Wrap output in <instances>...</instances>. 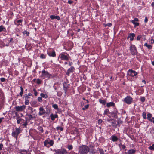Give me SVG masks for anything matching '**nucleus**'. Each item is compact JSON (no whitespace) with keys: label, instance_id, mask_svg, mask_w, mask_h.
Returning <instances> with one entry per match:
<instances>
[{"label":"nucleus","instance_id":"f257e3e1","mask_svg":"<svg viewBox=\"0 0 154 154\" xmlns=\"http://www.w3.org/2000/svg\"><path fill=\"white\" fill-rule=\"evenodd\" d=\"M89 151L88 147L85 145H82L80 147L79 153L80 154H87Z\"/></svg>","mask_w":154,"mask_h":154},{"label":"nucleus","instance_id":"f03ea898","mask_svg":"<svg viewBox=\"0 0 154 154\" xmlns=\"http://www.w3.org/2000/svg\"><path fill=\"white\" fill-rule=\"evenodd\" d=\"M20 131L21 130L20 128H16L15 130L12 132V135L14 137L17 139L18 136Z\"/></svg>","mask_w":154,"mask_h":154},{"label":"nucleus","instance_id":"7ed1b4c3","mask_svg":"<svg viewBox=\"0 0 154 154\" xmlns=\"http://www.w3.org/2000/svg\"><path fill=\"white\" fill-rule=\"evenodd\" d=\"M130 50L132 55H135L137 54V52L136 50V48L134 45H131L130 46Z\"/></svg>","mask_w":154,"mask_h":154},{"label":"nucleus","instance_id":"20e7f679","mask_svg":"<svg viewBox=\"0 0 154 154\" xmlns=\"http://www.w3.org/2000/svg\"><path fill=\"white\" fill-rule=\"evenodd\" d=\"M51 75L49 74L48 72L45 70L42 71L41 76L43 77L44 78H47V79H49L50 78Z\"/></svg>","mask_w":154,"mask_h":154},{"label":"nucleus","instance_id":"39448f33","mask_svg":"<svg viewBox=\"0 0 154 154\" xmlns=\"http://www.w3.org/2000/svg\"><path fill=\"white\" fill-rule=\"evenodd\" d=\"M133 99L131 97L129 96H128L124 100V101L128 104H130L131 103Z\"/></svg>","mask_w":154,"mask_h":154},{"label":"nucleus","instance_id":"423d86ee","mask_svg":"<svg viewBox=\"0 0 154 154\" xmlns=\"http://www.w3.org/2000/svg\"><path fill=\"white\" fill-rule=\"evenodd\" d=\"M39 115L41 116L45 114H48L50 112H49L47 110L45 111L42 107H41L39 109Z\"/></svg>","mask_w":154,"mask_h":154},{"label":"nucleus","instance_id":"0eeeda50","mask_svg":"<svg viewBox=\"0 0 154 154\" xmlns=\"http://www.w3.org/2000/svg\"><path fill=\"white\" fill-rule=\"evenodd\" d=\"M56 154H68L66 150L64 149H57L55 151Z\"/></svg>","mask_w":154,"mask_h":154},{"label":"nucleus","instance_id":"6e6552de","mask_svg":"<svg viewBox=\"0 0 154 154\" xmlns=\"http://www.w3.org/2000/svg\"><path fill=\"white\" fill-rule=\"evenodd\" d=\"M128 74L131 77H134L137 75V73L135 71L131 69H129L128 71Z\"/></svg>","mask_w":154,"mask_h":154},{"label":"nucleus","instance_id":"1a4fd4ad","mask_svg":"<svg viewBox=\"0 0 154 154\" xmlns=\"http://www.w3.org/2000/svg\"><path fill=\"white\" fill-rule=\"evenodd\" d=\"M25 108L26 106L25 105H23L20 106H16L15 108V109L16 111L18 112L22 111L25 109Z\"/></svg>","mask_w":154,"mask_h":154},{"label":"nucleus","instance_id":"9d476101","mask_svg":"<svg viewBox=\"0 0 154 154\" xmlns=\"http://www.w3.org/2000/svg\"><path fill=\"white\" fill-rule=\"evenodd\" d=\"M75 69L74 67L72 66L70 68H69L67 70V72H66V74L68 76H69V74L73 72Z\"/></svg>","mask_w":154,"mask_h":154},{"label":"nucleus","instance_id":"9b49d317","mask_svg":"<svg viewBox=\"0 0 154 154\" xmlns=\"http://www.w3.org/2000/svg\"><path fill=\"white\" fill-rule=\"evenodd\" d=\"M60 56L62 60H68V57L63 54H60Z\"/></svg>","mask_w":154,"mask_h":154},{"label":"nucleus","instance_id":"f8f14e48","mask_svg":"<svg viewBox=\"0 0 154 154\" xmlns=\"http://www.w3.org/2000/svg\"><path fill=\"white\" fill-rule=\"evenodd\" d=\"M138 21V19L137 18H134V20H132L131 21L132 23L134 24L135 26H138L139 25V23H138L136 22H135Z\"/></svg>","mask_w":154,"mask_h":154},{"label":"nucleus","instance_id":"ddd939ff","mask_svg":"<svg viewBox=\"0 0 154 154\" xmlns=\"http://www.w3.org/2000/svg\"><path fill=\"white\" fill-rule=\"evenodd\" d=\"M135 35L134 33H130L128 35V38H130V40L131 41H132L134 39V37Z\"/></svg>","mask_w":154,"mask_h":154},{"label":"nucleus","instance_id":"4468645a","mask_svg":"<svg viewBox=\"0 0 154 154\" xmlns=\"http://www.w3.org/2000/svg\"><path fill=\"white\" fill-rule=\"evenodd\" d=\"M50 18L51 20H53L54 19H57L58 20H60V18L58 16H55L54 15H51L50 16Z\"/></svg>","mask_w":154,"mask_h":154},{"label":"nucleus","instance_id":"2eb2a0df","mask_svg":"<svg viewBox=\"0 0 154 154\" xmlns=\"http://www.w3.org/2000/svg\"><path fill=\"white\" fill-rule=\"evenodd\" d=\"M51 119L52 120H54L55 118L58 117V115L57 114L54 115L53 113H51L50 116Z\"/></svg>","mask_w":154,"mask_h":154},{"label":"nucleus","instance_id":"dca6fc26","mask_svg":"<svg viewBox=\"0 0 154 154\" xmlns=\"http://www.w3.org/2000/svg\"><path fill=\"white\" fill-rule=\"evenodd\" d=\"M115 105V103L113 102H110V103H107L106 104V106L108 107H109L111 106H114Z\"/></svg>","mask_w":154,"mask_h":154},{"label":"nucleus","instance_id":"f3484780","mask_svg":"<svg viewBox=\"0 0 154 154\" xmlns=\"http://www.w3.org/2000/svg\"><path fill=\"white\" fill-rule=\"evenodd\" d=\"M47 54L50 56L54 57L56 56L55 53L54 51H53L52 53L48 52Z\"/></svg>","mask_w":154,"mask_h":154},{"label":"nucleus","instance_id":"a211bd4d","mask_svg":"<svg viewBox=\"0 0 154 154\" xmlns=\"http://www.w3.org/2000/svg\"><path fill=\"white\" fill-rule=\"evenodd\" d=\"M112 140L113 142L117 141L118 140V138L115 136H111Z\"/></svg>","mask_w":154,"mask_h":154},{"label":"nucleus","instance_id":"6ab92c4d","mask_svg":"<svg viewBox=\"0 0 154 154\" xmlns=\"http://www.w3.org/2000/svg\"><path fill=\"white\" fill-rule=\"evenodd\" d=\"M28 151L26 150H20L19 153L20 154H27Z\"/></svg>","mask_w":154,"mask_h":154},{"label":"nucleus","instance_id":"aec40b11","mask_svg":"<svg viewBox=\"0 0 154 154\" xmlns=\"http://www.w3.org/2000/svg\"><path fill=\"white\" fill-rule=\"evenodd\" d=\"M135 150L134 149L129 150L128 151V154H133L135 153Z\"/></svg>","mask_w":154,"mask_h":154},{"label":"nucleus","instance_id":"412c9836","mask_svg":"<svg viewBox=\"0 0 154 154\" xmlns=\"http://www.w3.org/2000/svg\"><path fill=\"white\" fill-rule=\"evenodd\" d=\"M152 117V115L150 113H149L147 114V119L151 122L152 121V119H151V118Z\"/></svg>","mask_w":154,"mask_h":154},{"label":"nucleus","instance_id":"4be33fe9","mask_svg":"<svg viewBox=\"0 0 154 154\" xmlns=\"http://www.w3.org/2000/svg\"><path fill=\"white\" fill-rule=\"evenodd\" d=\"M99 102L103 105H105L106 103V101L105 100L99 99Z\"/></svg>","mask_w":154,"mask_h":154},{"label":"nucleus","instance_id":"5701e85b","mask_svg":"<svg viewBox=\"0 0 154 154\" xmlns=\"http://www.w3.org/2000/svg\"><path fill=\"white\" fill-rule=\"evenodd\" d=\"M5 28L3 26L1 25L0 26V32L2 31L5 30Z\"/></svg>","mask_w":154,"mask_h":154},{"label":"nucleus","instance_id":"b1692460","mask_svg":"<svg viewBox=\"0 0 154 154\" xmlns=\"http://www.w3.org/2000/svg\"><path fill=\"white\" fill-rule=\"evenodd\" d=\"M144 46L147 47V48L149 49H151L152 48V46L150 45H148L147 44V43H146L144 44Z\"/></svg>","mask_w":154,"mask_h":154},{"label":"nucleus","instance_id":"393cba45","mask_svg":"<svg viewBox=\"0 0 154 154\" xmlns=\"http://www.w3.org/2000/svg\"><path fill=\"white\" fill-rule=\"evenodd\" d=\"M40 95L42 97H43L45 98H46L48 97L47 95L46 94H44L43 93H41Z\"/></svg>","mask_w":154,"mask_h":154},{"label":"nucleus","instance_id":"a878e982","mask_svg":"<svg viewBox=\"0 0 154 154\" xmlns=\"http://www.w3.org/2000/svg\"><path fill=\"white\" fill-rule=\"evenodd\" d=\"M52 107L54 108L55 109L58 110L59 109L58 106L56 104H53L52 105Z\"/></svg>","mask_w":154,"mask_h":154},{"label":"nucleus","instance_id":"bb28decb","mask_svg":"<svg viewBox=\"0 0 154 154\" xmlns=\"http://www.w3.org/2000/svg\"><path fill=\"white\" fill-rule=\"evenodd\" d=\"M109 111L108 109H106L104 110V115H107L109 113Z\"/></svg>","mask_w":154,"mask_h":154},{"label":"nucleus","instance_id":"cd10ccee","mask_svg":"<svg viewBox=\"0 0 154 154\" xmlns=\"http://www.w3.org/2000/svg\"><path fill=\"white\" fill-rule=\"evenodd\" d=\"M142 116L144 119H146L147 118L146 113L145 112H143L142 114Z\"/></svg>","mask_w":154,"mask_h":154},{"label":"nucleus","instance_id":"c85d7f7f","mask_svg":"<svg viewBox=\"0 0 154 154\" xmlns=\"http://www.w3.org/2000/svg\"><path fill=\"white\" fill-rule=\"evenodd\" d=\"M63 87H64V90L65 91V93L66 94V91H67V89L68 88V86H66L64 84L63 85Z\"/></svg>","mask_w":154,"mask_h":154},{"label":"nucleus","instance_id":"c756f323","mask_svg":"<svg viewBox=\"0 0 154 154\" xmlns=\"http://www.w3.org/2000/svg\"><path fill=\"white\" fill-rule=\"evenodd\" d=\"M40 57L42 59H45L46 58V55H44L43 54H42L40 55Z\"/></svg>","mask_w":154,"mask_h":154},{"label":"nucleus","instance_id":"7c9ffc66","mask_svg":"<svg viewBox=\"0 0 154 154\" xmlns=\"http://www.w3.org/2000/svg\"><path fill=\"white\" fill-rule=\"evenodd\" d=\"M89 105L88 104H87V105H85V106H84V107H83L82 108V109L83 110H85V109H87L88 107H89Z\"/></svg>","mask_w":154,"mask_h":154},{"label":"nucleus","instance_id":"2f4dec72","mask_svg":"<svg viewBox=\"0 0 154 154\" xmlns=\"http://www.w3.org/2000/svg\"><path fill=\"white\" fill-rule=\"evenodd\" d=\"M99 151L100 154H104V152L103 150L102 149H99Z\"/></svg>","mask_w":154,"mask_h":154},{"label":"nucleus","instance_id":"473e14b6","mask_svg":"<svg viewBox=\"0 0 154 154\" xmlns=\"http://www.w3.org/2000/svg\"><path fill=\"white\" fill-rule=\"evenodd\" d=\"M57 130H60L61 131H62L63 130V128L60 127H57L56 128Z\"/></svg>","mask_w":154,"mask_h":154},{"label":"nucleus","instance_id":"72a5a7b5","mask_svg":"<svg viewBox=\"0 0 154 154\" xmlns=\"http://www.w3.org/2000/svg\"><path fill=\"white\" fill-rule=\"evenodd\" d=\"M23 34L25 35V34H26L27 36H28V35L29 34V32H27L26 31H24L23 32Z\"/></svg>","mask_w":154,"mask_h":154},{"label":"nucleus","instance_id":"f704fd0d","mask_svg":"<svg viewBox=\"0 0 154 154\" xmlns=\"http://www.w3.org/2000/svg\"><path fill=\"white\" fill-rule=\"evenodd\" d=\"M33 91L34 92V94L35 96H37V95L38 93L37 92L36 89L35 88H33Z\"/></svg>","mask_w":154,"mask_h":154},{"label":"nucleus","instance_id":"c9c22d12","mask_svg":"<svg viewBox=\"0 0 154 154\" xmlns=\"http://www.w3.org/2000/svg\"><path fill=\"white\" fill-rule=\"evenodd\" d=\"M48 143L50 144V145L52 146L54 144V142L53 140H51L49 142H48Z\"/></svg>","mask_w":154,"mask_h":154},{"label":"nucleus","instance_id":"e433bc0d","mask_svg":"<svg viewBox=\"0 0 154 154\" xmlns=\"http://www.w3.org/2000/svg\"><path fill=\"white\" fill-rule=\"evenodd\" d=\"M29 103V101L28 99H26L25 102V105H28Z\"/></svg>","mask_w":154,"mask_h":154},{"label":"nucleus","instance_id":"4c0bfd02","mask_svg":"<svg viewBox=\"0 0 154 154\" xmlns=\"http://www.w3.org/2000/svg\"><path fill=\"white\" fill-rule=\"evenodd\" d=\"M149 149L150 150H154V144L149 146Z\"/></svg>","mask_w":154,"mask_h":154},{"label":"nucleus","instance_id":"58836bf2","mask_svg":"<svg viewBox=\"0 0 154 154\" xmlns=\"http://www.w3.org/2000/svg\"><path fill=\"white\" fill-rule=\"evenodd\" d=\"M68 148L69 150H71L72 149L73 146L72 145H69L68 146Z\"/></svg>","mask_w":154,"mask_h":154},{"label":"nucleus","instance_id":"ea45409f","mask_svg":"<svg viewBox=\"0 0 154 154\" xmlns=\"http://www.w3.org/2000/svg\"><path fill=\"white\" fill-rule=\"evenodd\" d=\"M142 37V36L141 35H140L137 38V40H139Z\"/></svg>","mask_w":154,"mask_h":154},{"label":"nucleus","instance_id":"a19ab883","mask_svg":"<svg viewBox=\"0 0 154 154\" xmlns=\"http://www.w3.org/2000/svg\"><path fill=\"white\" fill-rule=\"evenodd\" d=\"M37 83L38 84H40L41 83V81L39 79H37Z\"/></svg>","mask_w":154,"mask_h":154},{"label":"nucleus","instance_id":"79ce46f5","mask_svg":"<svg viewBox=\"0 0 154 154\" xmlns=\"http://www.w3.org/2000/svg\"><path fill=\"white\" fill-rule=\"evenodd\" d=\"M108 26L110 27L112 26V24L110 23H108L107 24L105 25V26Z\"/></svg>","mask_w":154,"mask_h":154},{"label":"nucleus","instance_id":"37998d69","mask_svg":"<svg viewBox=\"0 0 154 154\" xmlns=\"http://www.w3.org/2000/svg\"><path fill=\"white\" fill-rule=\"evenodd\" d=\"M1 81L2 82H4L5 80V79L4 78H2L0 79Z\"/></svg>","mask_w":154,"mask_h":154},{"label":"nucleus","instance_id":"c03bdc74","mask_svg":"<svg viewBox=\"0 0 154 154\" xmlns=\"http://www.w3.org/2000/svg\"><path fill=\"white\" fill-rule=\"evenodd\" d=\"M102 121H103L101 119H99L98 121V123L99 124H100L101 123H102Z\"/></svg>","mask_w":154,"mask_h":154},{"label":"nucleus","instance_id":"a18cd8bd","mask_svg":"<svg viewBox=\"0 0 154 154\" xmlns=\"http://www.w3.org/2000/svg\"><path fill=\"white\" fill-rule=\"evenodd\" d=\"M117 113V111H115L114 112H112L111 114L112 115L114 114V115L115 116Z\"/></svg>","mask_w":154,"mask_h":154},{"label":"nucleus","instance_id":"49530a36","mask_svg":"<svg viewBox=\"0 0 154 154\" xmlns=\"http://www.w3.org/2000/svg\"><path fill=\"white\" fill-rule=\"evenodd\" d=\"M29 96L27 94H25V99L26 100L28 99L29 98Z\"/></svg>","mask_w":154,"mask_h":154},{"label":"nucleus","instance_id":"de8ad7c7","mask_svg":"<svg viewBox=\"0 0 154 154\" xmlns=\"http://www.w3.org/2000/svg\"><path fill=\"white\" fill-rule=\"evenodd\" d=\"M141 100L142 102H144L145 101V98L144 97H142L141 98Z\"/></svg>","mask_w":154,"mask_h":154},{"label":"nucleus","instance_id":"09e8293b","mask_svg":"<svg viewBox=\"0 0 154 154\" xmlns=\"http://www.w3.org/2000/svg\"><path fill=\"white\" fill-rule=\"evenodd\" d=\"M38 100L39 101H41L42 100V97H38Z\"/></svg>","mask_w":154,"mask_h":154},{"label":"nucleus","instance_id":"8fccbe9b","mask_svg":"<svg viewBox=\"0 0 154 154\" xmlns=\"http://www.w3.org/2000/svg\"><path fill=\"white\" fill-rule=\"evenodd\" d=\"M3 145L2 143H1L0 144V151L2 149V148L3 147Z\"/></svg>","mask_w":154,"mask_h":154},{"label":"nucleus","instance_id":"3c124183","mask_svg":"<svg viewBox=\"0 0 154 154\" xmlns=\"http://www.w3.org/2000/svg\"><path fill=\"white\" fill-rule=\"evenodd\" d=\"M22 119H19L17 120V123L18 124H20V123Z\"/></svg>","mask_w":154,"mask_h":154},{"label":"nucleus","instance_id":"603ef678","mask_svg":"<svg viewBox=\"0 0 154 154\" xmlns=\"http://www.w3.org/2000/svg\"><path fill=\"white\" fill-rule=\"evenodd\" d=\"M148 19L147 18V17H145V20H144V21H145V22L146 23L147 22V21H148Z\"/></svg>","mask_w":154,"mask_h":154},{"label":"nucleus","instance_id":"864d4df0","mask_svg":"<svg viewBox=\"0 0 154 154\" xmlns=\"http://www.w3.org/2000/svg\"><path fill=\"white\" fill-rule=\"evenodd\" d=\"M68 3L69 4H72L73 2L72 1H71V0H69L68 1Z\"/></svg>","mask_w":154,"mask_h":154},{"label":"nucleus","instance_id":"5fc2aeb1","mask_svg":"<svg viewBox=\"0 0 154 154\" xmlns=\"http://www.w3.org/2000/svg\"><path fill=\"white\" fill-rule=\"evenodd\" d=\"M28 116L29 118L30 119H31V118H32V115L31 114L28 115Z\"/></svg>","mask_w":154,"mask_h":154},{"label":"nucleus","instance_id":"6e6d98bb","mask_svg":"<svg viewBox=\"0 0 154 154\" xmlns=\"http://www.w3.org/2000/svg\"><path fill=\"white\" fill-rule=\"evenodd\" d=\"M122 146V148L123 149H124L126 148V147L125 145H122L121 144H120Z\"/></svg>","mask_w":154,"mask_h":154},{"label":"nucleus","instance_id":"4d7b16f0","mask_svg":"<svg viewBox=\"0 0 154 154\" xmlns=\"http://www.w3.org/2000/svg\"><path fill=\"white\" fill-rule=\"evenodd\" d=\"M39 130L40 131H41L42 132H43V130L42 127H40L39 128Z\"/></svg>","mask_w":154,"mask_h":154},{"label":"nucleus","instance_id":"13d9d810","mask_svg":"<svg viewBox=\"0 0 154 154\" xmlns=\"http://www.w3.org/2000/svg\"><path fill=\"white\" fill-rule=\"evenodd\" d=\"M23 94V92L21 91L20 93V95L22 96Z\"/></svg>","mask_w":154,"mask_h":154},{"label":"nucleus","instance_id":"bf43d9fd","mask_svg":"<svg viewBox=\"0 0 154 154\" xmlns=\"http://www.w3.org/2000/svg\"><path fill=\"white\" fill-rule=\"evenodd\" d=\"M22 20H19L17 21V22L18 23H21V22H22Z\"/></svg>","mask_w":154,"mask_h":154},{"label":"nucleus","instance_id":"052dcab7","mask_svg":"<svg viewBox=\"0 0 154 154\" xmlns=\"http://www.w3.org/2000/svg\"><path fill=\"white\" fill-rule=\"evenodd\" d=\"M20 90H21V91L23 92V88L22 87V86L20 87Z\"/></svg>","mask_w":154,"mask_h":154},{"label":"nucleus","instance_id":"680f3d73","mask_svg":"<svg viewBox=\"0 0 154 154\" xmlns=\"http://www.w3.org/2000/svg\"><path fill=\"white\" fill-rule=\"evenodd\" d=\"M151 42L152 43H154V40L153 39H151Z\"/></svg>","mask_w":154,"mask_h":154},{"label":"nucleus","instance_id":"e2e57ef3","mask_svg":"<svg viewBox=\"0 0 154 154\" xmlns=\"http://www.w3.org/2000/svg\"><path fill=\"white\" fill-rule=\"evenodd\" d=\"M30 110H32V108L30 107H29L28 108Z\"/></svg>","mask_w":154,"mask_h":154},{"label":"nucleus","instance_id":"0e129e2a","mask_svg":"<svg viewBox=\"0 0 154 154\" xmlns=\"http://www.w3.org/2000/svg\"><path fill=\"white\" fill-rule=\"evenodd\" d=\"M84 102H81V105L82 106L84 105Z\"/></svg>","mask_w":154,"mask_h":154},{"label":"nucleus","instance_id":"69168bd1","mask_svg":"<svg viewBox=\"0 0 154 154\" xmlns=\"http://www.w3.org/2000/svg\"><path fill=\"white\" fill-rule=\"evenodd\" d=\"M151 119H152V121L153 123H154V118L152 117Z\"/></svg>","mask_w":154,"mask_h":154},{"label":"nucleus","instance_id":"338daca9","mask_svg":"<svg viewBox=\"0 0 154 154\" xmlns=\"http://www.w3.org/2000/svg\"><path fill=\"white\" fill-rule=\"evenodd\" d=\"M29 96H31L32 95V94L31 93H29L28 94V95Z\"/></svg>","mask_w":154,"mask_h":154},{"label":"nucleus","instance_id":"774afa93","mask_svg":"<svg viewBox=\"0 0 154 154\" xmlns=\"http://www.w3.org/2000/svg\"><path fill=\"white\" fill-rule=\"evenodd\" d=\"M151 5L152 7H154V2H152L151 4Z\"/></svg>","mask_w":154,"mask_h":154}]
</instances>
